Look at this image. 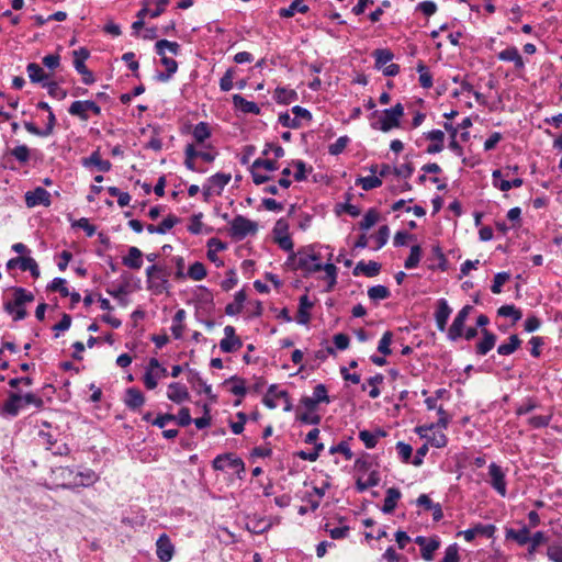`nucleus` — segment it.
Returning a JSON list of instances; mask_svg holds the SVG:
<instances>
[{
	"label": "nucleus",
	"instance_id": "obj_1",
	"mask_svg": "<svg viewBox=\"0 0 562 562\" xmlns=\"http://www.w3.org/2000/svg\"><path fill=\"white\" fill-rule=\"evenodd\" d=\"M168 277L169 271L166 269V267L156 263L147 267V289L156 295L167 292L170 288Z\"/></svg>",
	"mask_w": 562,
	"mask_h": 562
},
{
	"label": "nucleus",
	"instance_id": "obj_2",
	"mask_svg": "<svg viewBox=\"0 0 562 562\" xmlns=\"http://www.w3.org/2000/svg\"><path fill=\"white\" fill-rule=\"evenodd\" d=\"M403 115V105L401 103H396L394 106L383 110L380 119L375 122H371V127L384 133L389 132L400 126V121Z\"/></svg>",
	"mask_w": 562,
	"mask_h": 562
},
{
	"label": "nucleus",
	"instance_id": "obj_3",
	"mask_svg": "<svg viewBox=\"0 0 562 562\" xmlns=\"http://www.w3.org/2000/svg\"><path fill=\"white\" fill-rule=\"evenodd\" d=\"M296 269L303 270L306 273H314L321 271V256L316 254L312 246L299 250L296 255Z\"/></svg>",
	"mask_w": 562,
	"mask_h": 562
},
{
	"label": "nucleus",
	"instance_id": "obj_4",
	"mask_svg": "<svg viewBox=\"0 0 562 562\" xmlns=\"http://www.w3.org/2000/svg\"><path fill=\"white\" fill-rule=\"evenodd\" d=\"M212 467L215 471H224L226 467H228L229 470L234 469L239 479H243V474L245 473L244 461L232 452L218 454L213 460Z\"/></svg>",
	"mask_w": 562,
	"mask_h": 562
},
{
	"label": "nucleus",
	"instance_id": "obj_5",
	"mask_svg": "<svg viewBox=\"0 0 562 562\" xmlns=\"http://www.w3.org/2000/svg\"><path fill=\"white\" fill-rule=\"evenodd\" d=\"M257 231L258 225L256 222L243 215H237L231 223L229 235L237 240H241L246 236L255 234Z\"/></svg>",
	"mask_w": 562,
	"mask_h": 562
},
{
	"label": "nucleus",
	"instance_id": "obj_6",
	"mask_svg": "<svg viewBox=\"0 0 562 562\" xmlns=\"http://www.w3.org/2000/svg\"><path fill=\"white\" fill-rule=\"evenodd\" d=\"M473 307L471 305H464L454 317L451 326L447 331V337L451 341H457L463 336V329L467 318L472 312Z\"/></svg>",
	"mask_w": 562,
	"mask_h": 562
},
{
	"label": "nucleus",
	"instance_id": "obj_7",
	"mask_svg": "<svg viewBox=\"0 0 562 562\" xmlns=\"http://www.w3.org/2000/svg\"><path fill=\"white\" fill-rule=\"evenodd\" d=\"M25 204L32 209L38 205L49 206L52 204L50 193L42 187L25 192Z\"/></svg>",
	"mask_w": 562,
	"mask_h": 562
},
{
	"label": "nucleus",
	"instance_id": "obj_8",
	"mask_svg": "<svg viewBox=\"0 0 562 562\" xmlns=\"http://www.w3.org/2000/svg\"><path fill=\"white\" fill-rule=\"evenodd\" d=\"M225 337L220 341V348L225 353L237 351L243 346L241 339L236 336L235 328L231 325L224 327Z\"/></svg>",
	"mask_w": 562,
	"mask_h": 562
},
{
	"label": "nucleus",
	"instance_id": "obj_9",
	"mask_svg": "<svg viewBox=\"0 0 562 562\" xmlns=\"http://www.w3.org/2000/svg\"><path fill=\"white\" fill-rule=\"evenodd\" d=\"M23 407L22 394L19 392H9L8 398L2 404L1 414L8 417H16Z\"/></svg>",
	"mask_w": 562,
	"mask_h": 562
},
{
	"label": "nucleus",
	"instance_id": "obj_10",
	"mask_svg": "<svg viewBox=\"0 0 562 562\" xmlns=\"http://www.w3.org/2000/svg\"><path fill=\"white\" fill-rule=\"evenodd\" d=\"M13 302H5L4 303V311L9 314H12L14 311V306L21 307L24 306L26 303H31L34 301L35 296L32 292L27 291L24 288H14L13 289Z\"/></svg>",
	"mask_w": 562,
	"mask_h": 562
},
{
	"label": "nucleus",
	"instance_id": "obj_11",
	"mask_svg": "<svg viewBox=\"0 0 562 562\" xmlns=\"http://www.w3.org/2000/svg\"><path fill=\"white\" fill-rule=\"evenodd\" d=\"M488 474L491 476L492 487L503 497L507 494L505 473L502 468L492 462L488 465Z\"/></svg>",
	"mask_w": 562,
	"mask_h": 562
},
{
	"label": "nucleus",
	"instance_id": "obj_12",
	"mask_svg": "<svg viewBox=\"0 0 562 562\" xmlns=\"http://www.w3.org/2000/svg\"><path fill=\"white\" fill-rule=\"evenodd\" d=\"M19 267L22 271H30L33 278L40 277V268L32 257H15L7 262V269L11 270Z\"/></svg>",
	"mask_w": 562,
	"mask_h": 562
},
{
	"label": "nucleus",
	"instance_id": "obj_13",
	"mask_svg": "<svg viewBox=\"0 0 562 562\" xmlns=\"http://www.w3.org/2000/svg\"><path fill=\"white\" fill-rule=\"evenodd\" d=\"M415 543L420 547L422 558L426 561L434 559L435 551L440 547V540L438 537L427 539L424 536H417Z\"/></svg>",
	"mask_w": 562,
	"mask_h": 562
},
{
	"label": "nucleus",
	"instance_id": "obj_14",
	"mask_svg": "<svg viewBox=\"0 0 562 562\" xmlns=\"http://www.w3.org/2000/svg\"><path fill=\"white\" fill-rule=\"evenodd\" d=\"M156 554L160 562H169L175 554V546L166 533L156 541Z\"/></svg>",
	"mask_w": 562,
	"mask_h": 562
},
{
	"label": "nucleus",
	"instance_id": "obj_15",
	"mask_svg": "<svg viewBox=\"0 0 562 562\" xmlns=\"http://www.w3.org/2000/svg\"><path fill=\"white\" fill-rule=\"evenodd\" d=\"M452 308L449 306L447 300L439 299L437 302V308L435 312V321L439 331H445L447 328V322L450 317Z\"/></svg>",
	"mask_w": 562,
	"mask_h": 562
},
{
	"label": "nucleus",
	"instance_id": "obj_16",
	"mask_svg": "<svg viewBox=\"0 0 562 562\" xmlns=\"http://www.w3.org/2000/svg\"><path fill=\"white\" fill-rule=\"evenodd\" d=\"M496 531V527L492 524L482 525L476 524L473 528L462 531L465 541L471 542L476 536H483L485 538H492Z\"/></svg>",
	"mask_w": 562,
	"mask_h": 562
},
{
	"label": "nucleus",
	"instance_id": "obj_17",
	"mask_svg": "<svg viewBox=\"0 0 562 562\" xmlns=\"http://www.w3.org/2000/svg\"><path fill=\"white\" fill-rule=\"evenodd\" d=\"M481 334L483 338L475 345V352L479 356H485L494 348L497 337L494 333L485 328L481 330Z\"/></svg>",
	"mask_w": 562,
	"mask_h": 562
},
{
	"label": "nucleus",
	"instance_id": "obj_18",
	"mask_svg": "<svg viewBox=\"0 0 562 562\" xmlns=\"http://www.w3.org/2000/svg\"><path fill=\"white\" fill-rule=\"evenodd\" d=\"M497 58L503 61L513 63L515 68L518 70L525 68V61L516 46H509L506 49L499 52L497 54Z\"/></svg>",
	"mask_w": 562,
	"mask_h": 562
},
{
	"label": "nucleus",
	"instance_id": "obj_19",
	"mask_svg": "<svg viewBox=\"0 0 562 562\" xmlns=\"http://www.w3.org/2000/svg\"><path fill=\"white\" fill-rule=\"evenodd\" d=\"M53 473L56 479L61 480L60 487L65 490H75L76 486H72L71 483L76 482L75 475L76 472L74 469L69 467H59L56 468Z\"/></svg>",
	"mask_w": 562,
	"mask_h": 562
},
{
	"label": "nucleus",
	"instance_id": "obj_20",
	"mask_svg": "<svg viewBox=\"0 0 562 562\" xmlns=\"http://www.w3.org/2000/svg\"><path fill=\"white\" fill-rule=\"evenodd\" d=\"M145 403L144 394L136 387H130L125 392L124 404L132 411L139 409Z\"/></svg>",
	"mask_w": 562,
	"mask_h": 562
},
{
	"label": "nucleus",
	"instance_id": "obj_21",
	"mask_svg": "<svg viewBox=\"0 0 562 562\" xmlns=\"http://www.w3.org/2000/svg\"><path fill=\"white\" fill-rule=\"evenodd\" d=\"M167 397L173 403L181 404L189 400L190 394L184 385L178 382H172L168 385Z\"/></svg>",
	"mask_w": 562,
	"mask_h": 562
},
{
	"label": "nucleus",
	"instance_id": "obj_22",
	"mask_svg": "<svg viewBox=\"0 0 562 562\" xmlns=\"http://www.w3.org/2000/svg\"><path fill=\"white\" fill-rule=\"evenodd\" d=\"M76 482L71 485L77 487H89L99 481V475L91 469H83L82 471L76 472Z\"/></svg>",
	"mask_w": 562,
	"mask_h": 562
},
{
	"label": "nucleus",
	"instance_id": "obj_23",
	"mask_svg": "<svg viewBox=\"0 0 562 562\" xmlns=\"http://www.w3.org/2000/svg\"><path fill=\"white\" fill-rule=\"evenodd\" d=\"M432 143L426 148L427 154H438L443 149L445 133L441 130H432L425 134Z\"/></svg>",
	"mask_w": 562,
	"mask_h": 562
},
{
	"label": "nucleus",
	"instance_id": "obj_24",
	"mask_svg": "<svg viewBox=\"0 0 562 562\" xmlns=\"http://www.w3.org/2000/svg\"><path fill=\"white\" fill-rule=\"evenodd\" d=\"M122 263L133 270H138L143 266V252L135 246L128 248L126 256L122 258Z\"/></svg>",
	"mask_w": 562,
	"mask_h": 562
},
{
	"label": "nucleus",
	"instance_id": "obj_25",
	"mask_svg": "<svg viewBox=\"0 0 562 562\" xmlns=\"http://www.w3.org/2000/svg\"><path fill=\"white\" fill-rule=\"evenodd\" d=\"M188 382L192 385V386H199L202 389V391L211 398V401L215 402L216 401V395L213 394L212 392V386L210 384H207L203 379L202 376L200 375V373L193 369H190L189 372H188Z\"/></svg>",
	"mask_w": 562,
	"mask_h": 562
},
{
	"label": "nucleus",
	"instance_id": "obj_26",
	"mask_svg": "<svg viewBox=\"0 0 562 562\" xmlns=\"http://www.w3.org/2000/svg\"><path fill=\"white\" fill-rule=\"evenodd\" d=\"M232 100L235 109L241 111L243 113H249L255 115L260 114V108L258 106V104L252 101L246 100L243 95L234 94L232 97Z\"/></svg>",
	"mask_w": 562,
	"mask_h": 562
},
{
	"label": "nucleus",
	"instance_id": "obj_27",
	"mask_svg": "<svg viewBox=\"0 0 562 562\" xmlns=\"http://www.w3.org/2000/svg\"><path fill=\"white\" fill-rule=\"evenodd\" d=\"M381 265L376 261H359L353 268V276L364 274L366 277L372 278L380 273Z\"/></svg>",
	"mask_w": 562,
	"mask_h": 562
},
{
	"label": "nucleus",
	"instance_id": "obj_28",
	"mask_svg": "<svg viewBox=\"0 0 562 562\" xmlns=\"http://www.w3.org/2000/svg\"><path fill=\"white\" fill-rule=\"evenodd\" d=\"M82 166H95L100 171L106 172L111 169L112 164L101 158L99 150L93 151L89 157L82 158Z\"/></svg>",
	"mask_w": 562,
	"mask_h": 562
},
{
	"label": "nucleus",
	"instance_id": "obj_29",
	"mask_svg": "<svg viewBox=\"0 0 562 562\" xmlns=\"http://www.w3.org/2000/svg\"><path fill=\"white\" fill-rule=\"evenodd\" d=\"M26 71L31 82L33 83H41L42 87H44V83L48 81V75L36 63H30L26 67Z\"/></svg>",
	"mask_w": 562,
	"mask_h": 562
},
{
	"label": "nucleus",
	"instance_id": "obj_30",
	"mask_svg": "<svg viewBox=\"0 0 562 562\" xmlns=\"http://www.w3.org/2000/svg\"><path fill=\"white\" fill-rule=\"evenodd\" d=\"M313 305L314 303L310 301L307 295H302L300 297L299 312L296 317L299 324L306 325L310 323L311 314L308 311L313 307Z\"/></svg>",
	"mask_w": 562,
	"mask_h": 562
},
{
	"label": "nucleus",
	"instance_id": "obj_31",
	"mask_svg": "<svg viewBox=\"0 0 562 562\" xmlns=\"http://www.w3.org/2000/svg\"><path fill=\"white\" fill-rule=\"evenodd\" d=\"M231 179V173L217 172L207 178L206 183H209L212 187V189L216 191V195H220L224 188L228 184Z\"/></svg>",
	"mask_w": 562,
	"mask_h": 562
},
{
	"label": "nucleus",
	"instance_id": "obj_32",
	"mask_svg": "<svg viewBox=\"0 0 562 562\" xmlns=\"http://www.w3.org/2000/svg\"><path fill=\"white\" fill-rule=\"evenodd\" d=\"M401 491L396 487H390L386 490V496L382 506L384 514H392L396 508L397 501L401 498Z\"/></svg>",
	"mask_w": 562,
	"mask_h": 562
},
{
	"label": "nucleus",
	"instance_id": "obj_33",
	"mask_svg": "<svg viewBox=\"0 0 562 562\" xmlns=\"http://www.w3.org/2000/svg\"><path fill=\"white\" fill-rule=\"evenodd\" d=\"M297 93L293 89H288L284 87H278L274 90L273 99L279 104H290L297 100Z\"/></svg>",
	"mask_w": 562,
	"mask_h": 562
},
{
	"label": "nucleus",
	"instance_id": "obj_34",
	"mask_svg": "<svg viewBox=\"0 0 562 562\" xmlns=\"http://www.w3.org/2000/svg\"><path fill=\"white\" fill-rule=\"evenodd\" d=\"M308 10V5L304 4L303 0H293L288 8H281L279 10V16L292 18L296 12L306 13Z\"/></svg>",
	"mask_w": 562,
	"mask_h": 562
},
{
	"label": "nucleus",
	"instance_id": "obj_35",
	"mask_svg": "<svg viewBox=\"0 0 562 562\" xmlns=\"http://www.w3.org/2000/svg\"><path fill=\"white\" fill-rule=\"evenodd\" d=\"M385 431L379 429L375 432H371L369 430H361L359 432V439L364 443L366 448L372 449L376 446L378 439L384 437Z\"/></svg>",
	"mask_w": 562,
	"mask_h": 562
},
{
	"label": "nucleus",
	"instance_id": "obj_36",
	"mask_svg": "<svg viewBox=\"0 0 562 562\" xmlns=\"http://www.w3.org/2000/svg\"><path fill=\"white\" fill-rule=\"evenodd\" d=\"M68 112H69L70 115L77 116L81 121H87L89 119V115H88V112H89L88 100L74 101L70 104V106L68 109Z\"/></svg>",
	"mask_w": 562,
	"mask_h": 562
},
{
	"label": "nucleus",
	"instance_id": "obj_37",
	"mask_svg": "<svg viewBox=\"0 0 562 562\" xmlns=\"http://www.w3.org/2000/svg\"><path fill=\"white\" fill-rule=\"evenodd\" d=\"M443 127L445 130L450 134V143H449V148L458 156H462L463 155V148L461 147V145L458 143L457 140V135H458V127L453 126V124L451 123H448V122H445L443 123Z\"/></svg>",
	"mask_w": 562,
	"mask_h": 562
},
{
	"label": "nucleus",
	"instance_id": "obj_38",
	"mask_svg": "<svg viewBox=\"0 0 562 562\" xmlns=\"http://www.w3.org/2000/svg\"><path fill=\"white\" fill-rule=\"evenodd\" d=\"M521 345V340L517 335H512L508 338V341L505 344H501L497 347V353L501 356H509L514 353Z\"/></svg>",
	"mask_w": 562,
	"mask_h": 562
},
{
	"label": "nucleus",
	"instance_id": "obj_39",
	"mask_svg": "<svg viewBox=\"0 0 562 562\" xmlns=\"http://www.w3.org/2000/svg\"><path fill=\"white\" fill-rule=\"evenodd\" d=\"M506 538L507 539H514L517 541L518 544L525 546L530 540V531L529 528L524 526L522 528L516 530V529H508L506 531Z\"/></svg>",
	"mask_w": 562,
	"mask_h": 562
},
{
	"label": "nucleus",
	"instance_id": "obj_40",
	"mask_svg": "<svg viewBox=\"0 0 562 562\" xmlns=\"http://www.w3.org/2000/svg\"><path fill=\"white\" fill-rule=\"evenodd\" d=\"M375 68H384L393 58L394 54L387 48H379L373 52Z\"/></svg>",
	"mask_w": 562,
	"mask_h": 562
},
{
	"label": "nucleus",
	"instance_id": "obj_41",
	"mask_svg": "<svg viewBox=\"0 0 562 562\" xmlns=\"http://www.w3.org/2000/svg\"><path fill=\"white\" fill-rule=\"evenodd\" d=\"M379 483H380L379 473L376 471H371L366 481H362L361 479H358L356 481V488L359 493H363L369 487L379 485Z\"/></svg>",
	"mask_w": 562,
	"mask_h": 562
},
{
	"label": "nucleus",
	"instance_id": "obj_42",
	"mask_svg": "<svg viewBox=\"0 0 562 562\" xmlns=\"http://www.w3.org/2000/svg\"><path fill=\"white\" fill-rule=\"evenodd\" d=\"M10 155L20 164L26 165L31 159L32 150L26 145H18L10 150Z\"/></svg>",
	"mask_w": 562,
	"mask_h": 562
},
{
	"label": "nucleus",
	"instance_id": "obj_43",
	"mask_svg": "<svg viewBox=\"0 0 562 562\" xmlns=\"http://www.w3.org/2000/svg\"><path fill=\"white\" fill-rule=\"evenodd\" d=\"M228 383H232L229 391L234 395L239 396V397H244L246 395L247 389H246L244 379L234 375L225 381V384H228Z\"/></svg>",
	"mask_w": 562,
	"mask_h": 562
},
{
	"label": "nucleus",
	"instance_id": "obj_44",
	"mask_svg": "<svg viewBox=\"0 0 562 562\" xmlns=\"http://www.w3.org/2000/svg\"><path fill=\"white\" fill-rule=\"evenodd\" d=\"M156 53L158 55L166 54V49H168L171 54L178 55L180 50V45L177 42H170L168 40H159L155 44Z\"/></svg>",
	"mask_w": 562,
	"mask_h": 562
},
{
	"label": "nucleus",
	"instance_id": "obj_45",
	"mask_svg": "<svg viewBox=\"0 0 562 562\" xmlns=\"http://www.w3.org/2000/svg\"><path fill=\"white\" fill-rule=\"evenodd\" d=\"M192 135L196 143L202 144L205 139L211 136V130L206 122H199L192 132Z\"/></svg>",
	"mask_w": 562,
	"mask_h": 562
},
{
	"label": "nucleus",
	"instance_id": "obj_46",
	"mask_svg": "<svg viewBox=\"0 0 562 562\" xmlns=\"http://www.w3.org/2000/svg\"><path fill=\"white\" fill-rule=\"evenodd\" d=\"M417 71L419 74V85L425 88L429 89L432 87V76L429 72L428 67L423 63L419 61L417 65Z\"/></svg>",
	"mask_w": 562,
	"mask_h": 562
},
{
	"label": "nucleus",
	"instance_id": "obj_47",
	"mask_svg": "<svg viewBox=\"0 0 562 562\" xmlns=\"http://www.w3.org/2000/svg\"><path fill=\"white\" fill-rule=\"evenodd\" d=\"M368 296L372 301H380L389 299L391 296V292L385 285L378 284L369 288Z\"/></svg>",
	"mask_w": 562,
	"mask_h": 562
},
{
	"label": "nucleus",
	"instance_id": "obj_48",
	"mask_svg": "<svg viewBox=\"0 0 562 562\" xmlns=\"http://www.w3.org/2000/svg\"><path fill=\"white\" fill-rule=\"evenodd\" d=\"M420 259H422V248L419 245H414L411 247V252L404 262V267L408 270L414 269L418 266Z\"/></svg>",
	"mask_w": 562,
	"mask_h": 562
},
{
	"label": "nucleus",
	"instance_id": "obj_49",
	"mask_svg": "<svg viewBox=\"0 0 562 562\" xmlns=\"http://www.w3.org/2000/svg\"><path fill=\"white\" fill-rule=\"evenodd\" d=\"M356 184L361 186L364 191H370L372 189L379 188L382 186V180L376 176H368L361 177L356 180Z\"/></svg>",
	"mask_w": 562,
	"mask_h": 562
},
{
	"label": "nucleus",
	"instance_id": "obj_50",
	"mask_svg": "<svg viewBox=\"0 0 562 562\" xmlns=\"http://www.w3.org/2000/svg\"><path fill=\"white\" fill-rule=\"evenodd\" d=\"M324 270L328 280L327 291H330L337 283V268L331 262L321 263V271Z\"/></svg>",
	"mask_w": 562,
	"mask_h": 562
},
{
	"label": "nucleus",
	"instance_id": "obj_51",
	"mask_svg": "<svg viewBox=\"0 0 562 562\" xmlns=\"http://www.w3.org/2000/svg\"><path fill=\"white\" fill-rule=\"evenodd\" d=\"M497 314L503 317H510L514 323L521 319V312L520 310L516 308L515 305H503L497 310Z\"/></svg>",
	"mask_w": 562,
	"mask_h": 562
},
{
	"label": "nucleus",
	"instance_id": "obj_52",
	"mask_svg": "<svg viewBox=\"0 0 562 562\" xmlns=\"http://www.w3.org/2000/svg\"><path fill=\"white\" fill-rule=\"evenodd\" d=\"M187 276L194 281L204 279L206 277L205 266L200 261H195L189 267Z\"/></svg>",
	"mask_w": 562,
	"mask_h": 562
},
{
	"label": "nucleus",
	"instance_id": "obj_53",
	"mask_svg": "<svg viewBox=\"0 0 562 562\" xmlns=\"http://www.w3.org/2000/svg\"><path fill=\"white\" fill-rule=\"evenodd\" d=\"M379 220V213L375 209H370L363 216L362 221L359 223V227L362 231L370 229Z\"/></svg>",
	"mask_w": 562,
	"mask_h": 562
},
{
	"label": "nucleus",
	"instance_id": "obj_54",
	"mask_svg": "<svg viewBox=\"0 0 562 562\" xmlns=\"http://www.w3.org/2000/svg\"><path fill=\"white\" fill-rule=\"evenodd\" d=\"M74 67L82 76L85 85H92L95 81L93 74L87 68L85 63L74 60Z\"/></svg>",
	"mask_w": 562,
	"mask_h": 562
},
{
	"label": "nucleus",
	"instance_id": "obj_55",
	"mask_svg": "<svg viewBox=\"0 0 562 562\" xmlns=\"http://www.w3.org/2000/svg\"><path fill=\"white\" fill-rule=\"evenodd\" d=\"M349 143L350 138L347 135L340 136L336 139L335 143L329 145L328 153L333 156H338L345 150Z\"/></svg>",
	"mask_w": 562,
	"mask_h": 562
},
{
	"label": "nucleus",
	"instance_id": "obj_56",
	"mask_svg": "<svg viewBox=\"0 0 562 562\" xmlns=\"http://www.w3.org/2000/svg\"><path fill=\"white\" fill-rule=\"evenodd\" d=\"M166 375L167 374H159V370H155L154 372L153 370L146 371L143 378L146 389L154 390L158 384V380Z\"/></svg>",
	"mask_w": 562,
	"mask_h": 562
},
{
	"label": "nucleus",
	"instance_id": "obj_57",
	"mask_svg": "<svg viewBox=\"0 0 562 562\" xmlns=\"http://www.w3.org/2000/svg\"><path fill=\"white\" fill-rule=\"evenodd\" d=\"M43 88H46L48 94L57 100H64L67 97V91L55 81H47Z\"/></svg>",
	"mask_w": 562,
	"mask_h": 562
},
{
	"label": "nucleus",
	"instance_id": "obj_58",
	"mask_svg": "<svg viewBox=\"0 0 562 562\" xmlns=\"http://www.w3.org/2000/svg\"><path fill=\"white\" fill-rule=\"evenodd\" d=\"M67 281L63 278H54L53 281L48 284L47 289L53 292H59V294L64 297L68 296L69 290L66 286Z\"/></svg>",
	"mask_w": 562,
	"mask_h": 562
},
{
	"label": "nucleus",
	"instance_id": "obj_59",
	"mask_svg": "<svg viewBox=\"0 0 562 562\" xmlns=\"http://www.w3.org/2000/svg\"><path fill=\"white\" fill-rule=\"evenodd\" d=\"M383 380H384V376L383 374L381 373H376L375 375L373 376H370L368 380H367V383L372 386V389L369 391V396L371 398H376L380 396L381 394V391L380 389L378 387L379 384L383 383Z\"/></svg>",
	"mask_w": 562,
	"mask_h": 562
},
{
	"label": "nucleus",
	"instance_id": "obj_60",
	"mask_svg": "<svg viewBox=\"0 0 562 562\" xmlns=\"http://www.w3.org/2000/svg\"><path fill=\"white\" fill-rule=\"evenodd\" d=\"M392 338H393L392 331L387 330L382 335V337L379 341V345H378V351L380 353H382L383 356L391 355L392 350H391L390 346L392 342Z\"/></svg>",
	"mask_w": 562,
	"mask_h": 562
},
{
	"label": "nucleus",
	"instance_id": "obj_61",
	"mask_svg": "<svg viewBox=\"0 0 562 562\" xmlns=\"http://www.w3.org/2000/svg\"><path fill=\"white\" fill-rule=\"evenodd\" d=\"M510 278L508 272H498L494 276L493 284L491 286V291L494 294H499L502 292V286L505 282H507Z\"/></svg>",
	"mask_w": 562,
	"mask_h": 562
},
{
	"label": "nucleus",
	"instance_id": "obj_62",
	"mask_svg": "<svg viewBox=\"0 0 562 562\" xmlns=\"http://www.w3.org/2000/svg\"><path fill=\"white\" fill-rule=\"evenodd\" d=\"M278 121L282 126L289 127V128L296 130L302 126L301 121L297 120V117H291L288 112L280 113Z\"/></svg>",
	"mask_w": 562,
	"mask_h": 562
},
{
	"label": "nucleus",
	"instance_id": "obj_63",
	"mask_svg": "<svg viewBox=\"0 0 562 562\" xmlns=\"http://www.w3.org/2000/svg\"><path fill=\"white\" fill-rule=\"evenodd\" d=\"M316 402L317 404H321V403H330V398L327 394V387L325 384H317L315 387H314V391H313V396H312Z\"/></svg>",
	"mask_w": 562,
	"mask_h": 562
},
{
	"label": "nucleus",
	"instance_id": "obj_64",
	"mask_svg": "<svg viewBox=\"0 0 562 562\" xmlns=\"http://www.w3.org/2000/svg\"><path fill=\"white\" fill-rule=\"evenodd\" d=\"M390 237V228L387 225H382L376 235L374 236L376 246L374 247L375 250L381 249L389 240Z\"/></svg>",
	"mask_w": 562,
	"mask_h": 562
}]
</instances>
